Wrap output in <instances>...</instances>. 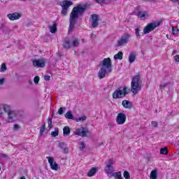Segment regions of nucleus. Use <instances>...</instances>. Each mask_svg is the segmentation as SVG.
<instances>
[{
    "label": "nucleus",
    "instance_id": "7c9ffc66",
    "mask_svg": "<svg viewBox=\"0 0 179 179\" xmlns=\"http://www.w3.org/2000/svg\"><path fill=\"white\" fill-rule=\"evenodd\" d=\"M58 134H59V130L58 129V127L55 128V131L51 132L52 136H58Z\"/></svg>",
    "mask_w": 179,
    "mask_h": 179
},
{
    "label": "nucleus",
    "instance_id": "c03bdc74",
    "mask_svg": "<svg viewBox=\"0 0 179 179\" xmlns=\"http://www.w3.org/2000/svg\"><path fill=\"white\" fill-rule=\"evenodd\" d=\"M69 152V149L66 147H65L64 148H63V153L64 154H68V152Z\"/></svg>",
    "mask_w": 179,
    "mask_h": 179
},
{
    "label": "nucleus",
    "instance_id": "ea45409f",
    "mask_svg": "<svg viewBox=\"0 0 179 179\" xmlns=\"http://www.w3.org/2000/svg\"><path fill=\"white\" fill-rule=\"evenodd\" d=\"M59 147L60 148V149H62L63 150V149L66 148V145L65 144V143L61 142L59 143Z\"/></svg>",
    "mask_w": 179,
    "mask_h": 179
},
{
    "label": "nucleus",
    "instance_id": "f8f14e48",
    "mask_svg": "<svg viewBox=\"0 0 179 179\" xmlns=\"http://www.w3.org/2000/svg\"><path fill=\"white\" fill-rule=\"evenodd\" d=\"M127 120V116L125 114L121 113L117 115L116 122L118 125H122V124H125V121Z\"/></svg>",
    "mask_w": 179,
    "mask_h": 179
},
{
    "label": "nucleus",
    "instance_id": "c756f323",
    "mask_svg": "<svg viewBox=\"0 0 179 179\" xmlns=\"http://www.w3.org/2000/svg\"><path fill=\"white\" fill-rule=\"evenodd\" d=\"M78 148L80 150H83V149L86 148V144L83 141H80L78 143Z\"/></svg>",
    "mask_w": 179,
    "mask_h": 179
},
{
    "label": "nucleus",
    "instance_id": "c85d7f7f",
    "mask_svg": "<svg viewBox=\"0 0 179 179\" xmlns=\"http://www.w3.org/2000/svg\"><path fill=\"white\" fill-rule=\"evenodd\" d=\"M113 177H115V179H123L121 176V172H116L112 174Z\"/></svg>",
    "mask_w": 179,
    "mask_h": 179
},
{
    "label": "nucleus",
    "instance_id": "c9c22d12",
    "mask_svg": "<svg viewBox=\"0 0 179 179\" xmlns=\"http://www.w3.org/2000/svg\"><path fill=\"white\" fill-rule=\"evenodd\" d=\"M77 122H83V121H86V116H83L80 117H78V119H76V120Z\"/></svg>",
    "mask_w": 179,
    "mask_h": 179
},
{
    "label": "nucleus",
    "instance_id": "2f4dec72",
    "mask_svg": "<svg viewBox=\"0 0 179 179\" xmlns=\"http://www.w3.org/2000/svg\"><path fill=\"white\" fill-rule=\"evenodd\" d=\"M172 33L174 34V36H177L179 33V29L176 27H172Z\"/></svg>",
    "mask_w": 179,
    "mask_h": 179
},
{
    "label": "nucleus",
    "instance_id": "052dcab7",
    "mask_svg": "<svg viewBox=\"0 0 179 179\" xmlns=\"http://www.w3.org/2000/svg\"><path fill=\"white\" fill-rule=\"evenodd\" d=\"M58 55H59V57H61V54L59 53Z\"/></svg>",
    "mask_w": 179,
    "mask_h": 179
},
{
    "label": "nucleus",
    "instance_id": "37998d69",
    "mask_svg": "<svg viewBox=\"0 0 179 179\" xmlns=\"http://www.w3.org/2000/svg\"><path fill=\"white\" fill-rule=\"evenodd\" d=\"M151 126L154 127L155 128H156V127H157V122L156 121H152L151 122Z\"/></svg>",
    "mask_w": 179,
    "mask_h": 179
},
{
    "label": "nucleus",
    "instance_id": "0e129e2a",
    "mask_svg": "<svg viewBox=\"0 0 179 179\" xmlns=\"http://www.w3.org/2000/svg\"><path fill=\"white\" fill-rule=\"evenodd\" d=\"M0 171H1V166H0Z\"/></svg>",
    "mask_w": 179,
    "mask_h": 179
},
{
    "label": "nucleus",
    "instance_id": "f03ea898",
    "mask_svg": "<svg viewBox=\"0 0 179 179\" xmlns=\"http://www.w3.org/2000/svg\"><path fill=\"white\" fill-rule=\"evenodd\" d=\"M2 111H4L8 115V122H13L17 120V112L12 110L10 106L4 105L0 108V117H3Z\"/></svg>",
    "mask_w": 179,
    "mask_h": 179
},
{
    "label": "nucleus",
    "instance_id": "864d4df0",
    "mask_svg": "<svg viewBox=\"0 0 179 179\" xmlns=\"http://www.w3.org/2000/svg\"><path fill=\"white\" fill-rule=\"evenodd\" d=\"M146 2H156V0H145Z\"/></svg>",
    "mask_w": 179,
    "mask_h": 179
},
{
    "label": "nucleus",
    "instance_id": "603ef678",
    "mask_svg": "<svg viewBox=\"0 0 179 179\" xmlns=\"http://www.w3.org/2000/svg\"><path fill=\"white\" fill-rule=\"evenodd\" d=\"M133 95L135 96V94H138V90H131Z\"/></svg>",
    "mask_w": 179,
    "mask_h": 179
},
{
    "label": "nucleus",
    "instance_id": "49530a36",
    "mask_svg": "<svg viewBox=\"0 0 179 179\" xmlns=\"http://www.w3.org/2000/svg\"><path fill=\"white\" fill-rule=\"evenodd\" d=\"M0 157L6 159L8 157V155H6V154H0Z\"/></svg>",
    "mask_w": 179,
    "mask_h": 179
},
{
    "label": "nucleus",
    "instance_id": "9d476101",
    "mask_svg": "<svg viewBox=\"0 0 179 179\" xmlns=\"http://www.w3.org/2000/svg\"><path fill=\"white\" fill-rule=\"evenodd\" d=\"M113 164H114V160L109 159L108 164L106 165L105 171L106 174H112L114 172V167L113 166Z\"/></svg>",
    "mask_w": 179,
    "mask_h": 179
},
{
    "label": "nucleus",
    "instance_id": "f257e3e1",
    "mask_svg": "<svg viewBox=\"0 0 179 179\" xmlns=\"http://www.w3.org/2000/svg\"><path fill=\"white\" fill-rule=\"evenodd\" d=\"M86 4L84 6L78 5L73 8L70 13L69 33L72 32L75 28L78 17H79V16H83V13H85V10H86Z\"/></svg>",
    "mask_w": 179,
    "mask_h": 179
},
{
    "label": "nucleus",
    "instance_id": "39448f33",
    "mask_svg": "<svg viewBox=\"0 0 179 179\" xmlns=\"http://www.w3.org/2000/svg\"><path fill=\"white\" fill-rule=\"evenodd\" d=\"M160 23H162V22H152L148 24L147 26H145L144 27V29H143L144 34H149V33H150V31H153V30H155V29H156V27H159V26H160Z\"/></svg>",
    "mask_w": 179,
    "mask_h": 179
},
{
    "label": "nucleus",
    "instance_id": "09e8293b",
    "mask_svg": "<svg viewBox=\"0 0 179 179\" xmlns=\"http://www.w3.org/2000/svg\"><path fill=\"white\" fill-rule=\"evenodd\" d=\"M44 79H45V80H50L51 79V76H45Z\"/></svg>",
    "mask_w": 179,
    "mask_h": 179
},
{
    "label": "nucleus",
    "instance_id": "473e14b6",
    "mask_svg": "<svg viewBox=\"0 0 179 179\" xmlns=\"http://www.w3.org/2000/svg\"><path fill=\"white\" fill-rule=\"evenodd\" d=\"M8 70L6 67V64L5 63L2 64L1 67L0 69V72H5Z\"/></svg>",
    "mask_w": 179,
    "mask_h": 179
},
{
    "label": "nucleus",
    "instance_id": "a19ab883",
    "mask_svg": "<svg viewBox=\"0 0 179 179\" xmlns=\"http://www.w3.org/2000/svg\"><path fill=\"white\" fill-rule=\"evenodd\" d=\"M44 131H45V123H44L43 125H42V127L40 129V132H41V134L43 135V134H44Z\"/></svg>",
    "mask_w": 179,
    "mask_h": 179
},
{
    "label": "nucleus",
    "instance_id": "bf43d9fd",
    "mask_svg": "<svg viewBox=\"0 0 179 179\" xmlns=\"http://www.w3.org/2000/svg\"><path fill=\"white\" fill-rule=\"evenodd\" d=\"M166 37H167V38H169V34H166Z\"/></svg>",
    "mask_w": 179,
    "mask_h": 179
},
{
    "label": "nucleus",
    "instance_id": "423d86ee",
    "mask_svg": "<svg viewBox=\"0 0 179 179\" xmlns=\"http://www.w3.org/2000/svg\"><path fill=\"white\" fill-rule=\"evenodd\" d=\"M129 38H131V35L129 34H124L123 36H121V38L117 41V46L122 47L129 41Z\"/></svg>",
    "mask_w": 179,
    "mask_h": 179
},
{
    "label": "nucleus",
    "instance_id": "1a4fd4ad",
    "mask_svg": "<svg viewBox=\"0 0 179 179\" xmlns=\"http://www.w3.org/2000/svg\"><path fill=\"white\" fill-rule=\"evenodd\" d=\"M45 62L47 61L45 59H39L33 60L32 64L36 68H44L45 66Z\"/></svg>",
    "mask_w": 179,
    "mask_h": 179
},
{
    "label": "nucleus",
    "instance_id": "cd10ccee",
    "mask_svg": "<svg viewBox=\"0 0 179 179\" xmlns=\"http://www.w3.org/2000/svg\"><path fill=\"white\" fill-rule=\"evenodd\" d=\"M123 55L122 52H118L117 54L114 55V59H122Z\"/></svg>",
    "mask_w": 179,
    "mask_h": 179
},
{
    "label": "nucleus",
    "instance_id": "e2e57ef3",
    "mask_svg": "<svg viewBox=\"0 0 179 179\" xmlns=\"http://www.w3.org/2000/svg\"><path fill=\"white\" fill-rule=\"evenodd\" d=\"M21 1H26V0H21Z\"/></svg>",
    "mask_w": 179,
    "mask_h": 179
},
{
    "label": "nucleus",
    "instance_id": "4c0bfd02",
    "mask_svg": "<svg viewBox=\"0 0 179 179\" xmlns=\"http://www.w3.org/2000/svg\"><path fill=\"white\" fill-rule=\"evenodd\" d=\"M34 82L35 85H38V82H40V77L38 76H36L34 78Z\"/></svg>",
    "mask_w": 179,
    "mask_h": 179
},
{
    "label": "nucleus",
    "instance_id": "a878e982",
    "mask_svg": "<svg viewBox=\"0 0 179 179\" xmlns=\"http://www.w3.org/2000/svg\"><path fill=\"white\" fill-rule=\"evenodd\" d=\"M65 117L67 118V120H73V115L72 114V111L69 110L65 114Z\"/></svg>",
    "mask_w": 179,
    "mask_h": 179
},
{
    "label": "nucleus",
    "instance_id": "f704fd0d",
    "mask_svg": "<svg viewBox=\"0 0 179 179\" xmlns=\"http://www.w3.org/2000/svg\"><path fill=\"white\" fill-rule=\"evenodd\" d=\"M123 176L125 179L131 178V175L129 174V172H128L127 171L124 172Z\"/></svg>",
    "mask_w": 179,
    "mask_h": 179
},
{
    "label": "nucleus",
    "instance_id": "6e6552de",
    "mask_svg": "<svg viewBox=\"0 0 179 179\" xmlns=\"http://www.w3.org/2000/svg\"><path fill=\"white\" fill-rule=\"evenodd\" d=\"M128 93L129 92L127 90H116L113 94V99H121L122 97H125Z\"/></svg>",
    "mask_w": 179,
    "mask_h": 179
},
{
    "label": "nucleus",
    "instance_id": "13d9d810",
    "mask_svg": "<svg viewBox=\"0 0 179 179\" xmlns=\"http://www.w3.org/2000/svg\"><path fill=\"white\" fill-rule=\"evenodd\" d=\"M176 50H174V51L173 52V54H176Z\"/></svg>",
    "mask_w": 179,
    "mask_h": 179
},
{
    "label": "nucleus",
    "instance_id": "79ce46f5",
    "mask_svg": "<svg viewBox=\"0 0 179 179\" xmlns=\"http://www.w3.org/2000/svg\"><path fill=\"white\" fill-rule=\"evenodd\" d=\"M48 127L50 129H51V124H52V119H49L48 121Z\"/></svg>",
    "mask_w": 179,
    "mask_h": 179
},
{
    "label": "nucleus",
    "instance_id": "72a5a7b5",
    "mask_svg": "<svg viewBox=\"0 0 179 179\" xmlns=\"http://www.w3.org/2000/svg\"><path fill=\"white\" fill-rule=\"evenodd\" d=\"M161 155H167L169 153V151L167 150L166 148H161L160 150Z\"/></svg>",
    "mask_w": 179,
    "mask_h": 179
},
{
    "label": "nucleus",
    "instance_id": "7ed1b4c3",
    "mask_svg": "<svg viewBox=\"0 0 179 179\" xmlns=\"http://www.w3.org/2000/svg\"><path fill=\"white\" fill-rule=\"evenodd\" d=\"M131 90H141L142 87V80H141V76H135L131 80Z\"/></svg>",
    "mask_w": 179,
    "mask_h": 179
},
{
    "label": "nucleus",
    "instance_id": "20e7f679",
    "mask_svg": "<svg viewBox=\"0 0 179 179\" xmlns=\"http://www.w3.org/2000/svg\"><path fill=\"white\" fill-rule=\"evenodd\" d=\"M99 66L101 68H104L108 70V73H111L113 72V66L111 65V59L110 57L105 58L99 63Z\"/></svg>",
    "mask_w": 179,
    "mask_h": 179
},
{
    "label": "nucleus",
    "instance_id": "a211bd4d",
    "mask_svg": "<svg viewBox=\"0 0 179 179\" xmlns=\"http://www.w3.org/2000/svg\"><path fill=\"white\" fill-rule=\"evenodd\" d=\"M135 59H136V52H132L129 56V62H130V64H132L133 62H135Z\"/></svg>",
    "mask_w": 179,
    "mask_h": 179
},
{
    "label": "nucleus",
    "instance_id": "4468645a",
    "mask_svg": "<svg viewBox=\"0 0 179 179\" xmlns=\"http://www.w3.org/2000/svg\"><path fill=\"white\" fill-rule=\"evenodd\" d=\"M106 73H109L107 69H105L104 67H101L98 72V78L99 79H103L106 78Z\"/></svg>",
    "mask_w": 179,
    "mask_h": 179
},
{
    "label": "nucleus",
    "instance_id": "58836bf2",
    "mask_svg": "<svg viewBox=\"0 0 179 179\" xmlns=\"http://www.w3.org/2000/svg\"><path fill=\"white\" fill-rule=\"evenodd\" d=\"M66 108H62L61 107L59 110H58V113L59 114V115H62L64 114V113L65 112Z\"/></svg>",
    "mask_w": 179,
    "mask_h": 179
},
{
    "label": "nucleus",
    "instance_id": "6e6d98bb",
    "mask_svg": "<svg viewBox=\"0 0 179 179\" xmlns=\"http://www.w3.org/2000/svg\"><path fill=\"white\" fill-rule=\"evenodd\" d=\"M171 2H178V0H171Z\"/></svg>",
    "mask_w": 179,
    "mask_h": 179
},
{
    "label": "nucleus",
    "instance_id": "de8ad7c7",
    "mask_svg": "<svg viewBox=\"0 0 179 179\" xmlns=\"http://www.w3.org/2000/svg\"><path fill=\"white\" fill-rule=\"evenodd\" d=\"M174 59H175L176 62H179V55H176L174 57Z\"/></svg>",
    "mask_w": 179,
    "mask_h": 179
},
{
    "label": "nucleus",
    "instance_id": "bb28decb",
    "mask_svg": "<svg viewBox=\"0 0 179 179\" xmlns=\"http://www.w3.org/2000/svg\"><path fill=\"white\" fill-rule=\"evenodd\" d=\"M171 86V83H164L160 85V89H170Z\"/></svg>",
    "mask_w": 179,
    "mask_h": 179
},
{
    "label": "nucleus",
    "instance_id": "393cba45",
    "mask_svg": "<svg viewBox=\"0 0 179 179\" xmlns=\"http://www.w3.org/2000/svg\"><path fill=\"white\" fill-rule=\"evenodd\" d=\"M140 32H141V28L136 27L135 29V33H136V37L137 40H140L141 37Z\"/></svg>",
    "mask_w": 179,
    "mask_h": 179
},
{
    "label": "nucleus",
    "instance_id": "3c124183",
    "mask_svg": "<svg viewBox=\"0 0 179 179\" xmlns=\"http://www.w3.org/2000/svg\"><path fill=\"white\" fill-rule=\"evenodd\" d=\"M20 128V127L19 126V124H14V129H19Z\"/></svg>",
    "mask_w": 179,
    "mask_h": 179
},
{
    "label": "nucleus",
    "instance_id": "b1692460",
    "mask_svg": "<svg viewBox=\"0 0 179 179\" xmlns=\"http://www.w3.org/2000/svg\"><path fill=\"white\" fill-rule=\"evenodd\" d=\"M50 33H57V24L55 23L53 25L49 27Z\"/></svg>",
    "mask_w": 179,
    "mask_h": 179
},
{
    "label": "nucleus",
    "instance_id": "6ab92c4d",
    "mask_svg": "<svg viewBox=\"0 0 179 179\" xmlns=\"http://www.w3.org/2000/svg\"><path fill=\"white\" fill-rule=\"evenodd\" d=\"M64 136H69L71 135V129L69 127H64L63 129Z\"/></svg>",
    "mask_w": 179,
    "mask_h": 179
},
{
    "label": "nucleus",
    "instance_id": "dca6fc26",
    "mask_svg": "<svg viewBox=\"0 0 179 179\" xmlns=\"http://www.w3.org/2000/svg\"><path fill=\"white\" fill-rule=\"evenodd\" d=\"M73 3L71 1H64L60 3V6L64 9H69V6H72Z\"/></svg>",
    "mask_w": 179,
    "mask_h": 179
},
{
    "label": "nucleus",
    "instance_id": "0eeeda50",
    "mask_svg": "<svg viewBox=\"0 0 179 179\" xmlns=\"http://www.w3.org/2000/svg\"><path fill=\"white\" fill-rule=\"evenodd\" d=\"M90 132V130L87 127H80V129H76V135L78 136L86 137L87 136V134Z\"/></svg>",
    "mask_w": 179,
    "mask_h": 179
},
{
    "label": "nucleus",
    "instance_id": "4d7b16f0",
    "mask_svg": "<svg viewBox=\"0 0 179 179\" xmlns=\"http://www.w3.org/2000/svg\"><path fill=\"white\" fill-rule=\"evenodd\" d=\"M117 90H122V87L118 88Z\"/></svg>",
    "mask_w": 179,
    "mask_h": 179
},
{
    "label": "nucleus",
    "instance_id": "a18cd8bd",
    "mask_svg": "<svg viewBox=\"0 0 179 179\" xmlns=\"http://www.w3.org/2000/svg\"><path fill=\"white\" fill-rule=\"evenodd\" d=\"M138 16L141 17V19H145V17H146L145 14H141V13H138Z\"/></svg>",
    "mask_w": 179,
    "mask_h": 179
},
{
    "label": "nucleus",
    "instance_id": "8fccbe9b",
    "mask_svg": "<svg viewBox=\"0 0 179 179\" xmlns=\"http://www.w3.org/2000/svg\"><path fill=\"white\" fill-rule=\"evenodd\" d=\"M5 83V78H1L0 79V85H3Z\"/></svg>",
    "mask_w": 179,
    "mask_h": 179
},
{
    "label": "nucleus",
    "instance_id": "e433bc0d",
    "mask_svg": "<svg viewBox=\"0 0 179 179\" xmlns=\"http://www.w3.org/2000/svg\"><path fill=\"white\" fill-rule=\"evenodd\" d=\"M61 14L63 15V16H66L68 14V9L62 8Z\"/></svg>",
    "mask_w": 179,
    "mask_h": 179
},
{
    "label": "nucleus",
    "instance_id": "5701e85b",
    "mask_svg": "<svg viewBox=\"0 0 179 179\" xmlns=\"http://www.w3.org/2000/svg\"><path fill=\"white\" fill-rule=\"evenodd\" d=\"M150 179H157V170H152L150 175Z\"/></svg>",
    "mask_w": 179,
    "mask_h": 179
},
{
    "label": "nucleus",
    "instance_id": "412c9836",
    "mask_svg": "<svg viewBox=\"0 0 179 179\" xmlns=\"http://www.w3.org/2000/svg\"><path fill=\"white\" fill-rule=\"evenodd\" d=\"M63 45L64 48H66V50H69V48L72 47V43H71V42L69 41V39H65Z\"/></svg>",
    "mask_w": 179,
    "mask_h": 179
},
{
    "label": "nucleus",
    "instance_id": "4be33fe9",
    "mask_svg": "<svg viewBox=\"0 0 179 179\" xmlns=\"http://www.w3.org/2000/svg\"><path fill=\"white\" fill-rule=\"evenodd\" d=\"M97 173V168H92L87 173L88 177H93Z\"/></svg>",
    "mask_w": 179,
    "mask_h": 179
},
{
    "label": "nucleus",
    "instance_id": "5fc2aeb1",
    "mask_svg": "<svg viewBox=\"0 0 179 179\" xmlns=\"http://www.w3.org/2000/svg\"><path fill=\"white\" fill-rule=\"evenodd\" d=\"M122 90H128V87H124Z\"/></svg>",
    "mask_w": 179,
    "mask_h": 179
},
{
    "label": "nucleus",
    "instance_id": "2eb2a0df",
    "mask_svg": "<svg viewBox=\"0 0 179 179\" xmlns=\"http://www.w3.org/2000/svg\"><path fill=\"white\" fill-rule=\"evenodd\" d=\"M92 27H97L99 26V15L97 14H92Z\"/></svg>",
    "mask_w": 179,
    "mask_h": 179
},
{
    "label": "nucleus",
    "instance_id": "680f3d73",
    "mask_svg": "<svg viewBox=\"0 0 179 179\" xmlns=\"http://www.w3.org/2000/svg\"><path fill=\"white\" fill-rule=\"evenodd\" d=\"M52 115H54V113H52Z\"/></svg>",
    "mask_w": 179,
    "mask_h": 179
},
{
    "label": "nucleus",
    "instance_id": "ddd939ff",
    "mask_svg": "<svg viewBox=\"0 0 179 179\" xmlns=\"http://www.w3.org/2000/svg\"><path fill=\"white\" fill-rule=\"evenodd\" d=\"M7 17H8V19H10V20H17L22 17V14H20L19 13L8 14Z\"/></svg>",
    "mask_w": 179,
    "mask_h": 179
},
{
    "label": "nucleus",
    "instance_id": "aec40b11",
    "mask_svg": "<svg viewBox=\"0 0 179 179\" xmlns=\"http://www.w3.org/2000/svg\"><path fill=\"white\" fill-rule=\"evenodd\" d=\"M79 44H80V40L76 38L71 42V47H79Z\"/></svg>",
    "mask_w": 179,
    "mask_h": 179
},
{
    "label": "nucleus",
    "instance_id": "9b49d317",
    "mask_svg": "<svg viewBox=\"0 0 179 179\" xmlns=\"http://www.w3.org/2000/svg\"><path fill=\"white\" fill-rule=\"evenodd\" d=\"M46 159H48L50 169L57 171L58 170V164L54 161V158L52 157H47Z\"/></svg>",
    "mask_w": 179,
    "mask_h": 179
},
{
    "label": "nucleus",
    "instance_id": "f3484780",
    "mask_svg": "<svg viewBox=\"0 0 179 179\" xmlns=\"http://www.w3.org/2000/svg\"><path fill=\"white\" fill-rule=\"evenodd\" d=\"M122 106H123L124 108H129V109L132 108V103L129 101H127V100L122 101Z\"/></svg>",
    "mask_w": 179,
    "mask_h": 179
}]
</instances>
